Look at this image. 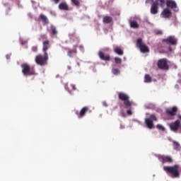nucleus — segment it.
<instances>
[{"label": "nucleus", "mask_w": 181, "mask_h": 181, "mask_svg": "<svg viewBox=\"0 0 181 181\" xmlns=\"http://www.w3.org/2000/svg\"><path fill=\"white\" fill-rule=\"evenodd\" d=\"M112 73H113L115 76H117V74H119V69H113L112 70Z\"/></svg>", "instance_id": "31"}, {"label": "nucleus", "mask_w": 181, "mask_h": 181, "mask_svg": "<svg viewBox=\"0 0 181 181\" xmlns=\"http://www.w3.org/2000/svg\"><path fill=\"white\" fill-rule=\"evenodd\" d=\"M112 22V17L106 16L103 18L104 23H111Z\"/></svg>", "instance_id": "24"}, {"label": "nucleus", "mask_w": 181, "mask_h": 181, "mask_svg": "<svg viewBox=\"0 0 181 181\" xmlns=\"http://www.w3.org/2000/svg\"><path fill=\"white\" fill-rule=\"evenodd\" d=\"M22 73L25 77L35 76L36 71L34 67H30L29 64L23 63L21 64Z\"/></svg>", "instance_id": "3"}, {"label": "nucleus", "mask_w": 181, "mask_h": 181, "mask_svg": "<svg viewBox=\"0 0 181 181\" xmlns=\"http://www.w3.org/2000/svg\"><path fill=\"white\" fill-rule=\"evenodd\" d=\"M163 42L166 43V45L175 46V45H177V40L173 36H169L168 37L163 39Z\"/></svg>", "instance_id": "10"}, {"label": "nucleus", "mask_w": 181, "mask_h": 181, "mask_svg": "<svg viewBox=\"0 0 181 181\" xmlns=\"http://www.w3.org/2000/svg\"><path fill=\"white\" fill-rule=\"evenodd\" d=\"M163 170L168 174L170 173L172 177H180L181 168L179 165H175L173 166H164Z\"/></svg>", "instance_id": "1"}, {"label": "nucleus", "mask_w": 181, "mask_h": 181, "mask_svg": "<svg viewBox=\"0 0 181 181\" xmlns=\"http://www.w3.org/2000/svg\"><path fill=\"white\" fill-rule=\"evenodd\" d=\"M173 144L174 149H175V151H180L181 147H180V144H179V142L176 141H173Z\"/></svg>", "instance_id": "25"}, {"label": "nucleus", "mask_w": 181, "mask_h": 181, "mask_svg": "<svg viewBox=\"0 0 181 181\" xmlns=\"http://www.w3.org/2000/svg\"><path fill=\"white\" fill-rule=\"evenodd\" d=\"M163 33L162 32V30H157L156 31V35H162Z\"/></svg>", "instance_id": "34"}, {"label": "nucleus", "mask_w": 181, "mask_h": 181, "mask_svg": "<svg viewBox=\"0 0 181 181\" xmlns=\"http://www.w3.org/2000/svg\"><path fill=\"white\" fill-rule=\"evenodd\" d=\"M127 114L128 115H132V111L131 110V109L127 110Z\"/></svg>", "instance_id": "33"}, {"label": "nucleus", "mask_w": 181, "mask_h": 181, "mask_svg": "<svg viewBox=\"0 0 181 181\" xmlns=\"http://www.w3.org/2000/svg\"><path fill=\"white\" fill-rule=\"evenodd\" d=\"M65 88L67 90V91H69V93H71V91H73V90H76V85L71 84L69 86L68 83H66L64 85Z\"/></svg>", "instance_id": "20"}, {"label": "nucleus", "mask_w": 181, "mask_h": 181, "mask_svg": "<svg viewBox=\"0 0 181 181\" xmlns=\"http://www.w3.org/2000/svg\"><path fill=\"white\" fill-rule=\"evenodd\" d=\"M153 121H157L155 115H151L150 118L145 119V124L148 129H152V128H153Z\"/></svg>", "instance_id": "8"}, {"label": "nucleus", "mask_w": 181, "mask_h": 181, "mask_svg": "<svg viewBox=\"0 0 181 181\" xmlns=\"http://www.w3.org/2000/svg\"><path fill=\"white\" fill-rule=\"evenodd\" d=\"M136 46L140 49L141 53H149V47L145 43L142 42V38H138L136 40Z\"/></svg>", "instance_id": "7"}, {"label": "nucleus", "mask_w": 181, "mask_h": 181, "mask_svg": "<svg viewBox=\"0 0 181 181\" xmlns=\"http://www.w3.org/2000/svg\"><path fill=\"white\" fill-rule=\"evenodd\" d=\"M67 69H68V70H71V66H68Z\"/></svg>", "instance_id": "39"}, {"label": "nucleus", "mask_w": 181, "mask_h": 181, "mask_svg": "<svg viewBox=\"0 0 181 181\" xmlns=\"http://www.w3.org/2000/svg\"><path fill=\"white\" fill-rule=\"evenodd\" d=\"M159 5L161 8H163L165 6V0H156V1L151 4V13L152 15H156V13H158Z\"/></svg>", "instance_id": "4"}, {"label": "nucleus", "mask_w": 181, "mask_h": 181, "mask_svg": "<svg viewBox=\"0 0 181 181\" xmlns=\"http://www.w3.org/2000/svg\"><path fill=\"white\" fill-rule=\"evenodd\" d=\"M170 128L173 132L179 131V128H180V120L177 119L175 122L171 123L170 124Z\"/></svg>", "instance_id": "13"}, {"label": "nucleus", "mask_w": 181, "mask_h": 181, "mask_svg": "<svg viewBox=\"0 0 181 181\" xmlns=\"http://www.w3.org/2000/svg\"><path fill=\"white\" fill-rule=\"evenodd\" d=\"M115 62L116 64H121V63H122V59H121V58H119V57H115Z\"/></svg>", "instance_id": "29"}, {"label": "nucleus", "mask_w": 181, "mask_h": 181, "mask_svg": "<svg viewBox=\"0 0 181 181\" xmlns=\"http://www.w3.org/2000/svg\"><path fill=\"white\" fill-rule=\"evenodd\" d=\"M71 5L76 6L77 8L80 7V0H71Z\"/></svg>", "instance_id": "27"}, {"label": "nucleus", "mask_w": 181, "mask_h": 181, "mask_svg": "<svg viewBox=\"0 0 181 181\" xmlns=\"http://www.w3.org/2000/svg\"><path fill=\"white\" fill-rule=\"evenodd\" d=\"M178 118L181 120V115H178Z\"/></svg>", "instance_id": "41"}, {"label": "nucleus", "mask_w": 181, "mask_h": 181, "mask_svg": "<svg viewBox=\"0 0 181 181\" xmlns=\"http://www.w3.org/2000/svg\"><path fill=\"white\" fill-rule=\"evenodd\" d=\"M103 105H105V107H107L108 105H107V103L104 102Z\"/></svg>", "instance_id": "40"}, {"label": "nucleus", "mask_w": 181, "mask_h": 181, "mask_svg": "<svg viewBox=\"0 0 181 181\" xmlns=\"http://www.w3.org/2000/svg\"><path fill=\"white\" fill-rule=\"evenodd\" d=\"M32 52H37V46H34L32 47Z\"/></svg>", "instance_id": "32"}, {"label": "nucleus", "mask_w": 181, "mask_h": 181, "mask_svg": "<svg viewBox=\"0 0 181 181\" xmlns=\"http://www.w3.org/2000/svg\"><path fill=\"white\" fill-rule=\"evenodd\" d=\"M40 19L42 21L43 25H49V19L44 14L40 16Z\"/></svg>", "instance_id": "22"}, {"label": "nucleus", "mask_w": 181, "mask_h": 181, "mask_svg": "<svg viewBox=\"0 0 181 181\" xmlns=\"http://www.w3.org/2000/svg\"><path fill=\"white\" fill-rule=\"evenodd\" d=\"M59 8L61 11H69V6L66 2H62L59 5Z\"/></svg>", "instance_id": "19"}, {"label": "nucleus", "mask_w": 181, "mask_h": 181, "mask_svg": "<svg viewBox=\"0 0 181 181\" xmlns=\"http://www.w3.org/2000/svg\"><path fill=\"white\" fill-rule=\"evenodd\" d=\"M88 111V107L86 106V107H83L81 111L78 112H76V114L78 117V118H83V117H84L86 115V113Z\"/></svg>", "instance_id": "17"}, {"label": "nucleus", "mask_w": 181, "mask_h": 181, "mask_svg": "<svg viewBox=\"0 0 181 181\" xmlns=\"http://www.w3.org/2000/svg\"><path fill=\"white\" fill-rule=\"evenodd\" d=\"M50 48V41L49 40H46L42 42V52L46 54L47 53V50Z\"/></svg>", "instance_id": "16"}, {"label": "nucleus", "mask_w": 181, "mask_h": 181, "mask_svg": "<svg viewBox=\"0 0 181 181\" xmlns=\"http://www.w3.org/2000/svg\"><path fill=\"white\" fill-rule=\"evenodd\" d=\"M152 82V78L149 74H146L144 76V83H151Z\"/></svg>", "instance_id": "26"}, {"label": "nucleus", "mask_w": 181, "mask_h": 181, "mask_svg": "<svg viewBox=\"0 0 181 181\" xmlns=\"http://www.w3.org/2000/svg\"><path fill=\"white\" fill-rule=\"evenodd\" d=\"M162 18H165V19H169V18H172V11L169 8H165L161 13Z\"/></svg>", "instance_id": "14"}, {"label": "nucleus", "mask_w": 181, "mask_h": 181, "mask_svg": "<svg viewBox=\"0 0 181 181\" xmlns=\"http://www.w3.org/2000/svg\"><path fill=\"white\" fill-rule=\"evenodd\" d=\"M156 129H159L160 131L165 132V127H163L162 124H157Z\"/></svg>", "instance_id": "30"}, {"label": "nucleus", "mask_w": 181, "mask_h": 181, "mask_svg": "<svg viewBox=\"0 0 181 181\" xmlns=\"http://www.w3.org/2000/svg\"><path fill=\"white\" fill-rule=\"evenodd\" d=\"M114 52L115 53H116V54H118L119 56H122L124 54V51L119 47H115L114 49Z\"/></svg>", "instance_id": "23"}, {"label": "nucleus", "mask_w": 181, "mask_h": 181, "mask_svg": "<svg viewBox=\"0 0 181 181\" xmlns=\"http://www.w3.org/2000/svg\"><path fill=\"white\" fill-rule=\"evenodd\" d=\"M166 5L168 8H170L174 12H179V8H177V4L175 0H167Z\"/></svg>", "instance_id": "9"}, {"label": "nucleus", "mask_w": 181, "mask_h": 181, "mask_svg": "<svg viewBox=\"0 0 181 181\" xmlns=\"http://www.w3.org/2000/svg\"><path fill=\"white\" fill-rule=\"evenodd\" d=\"M165 112L168 115H170L171 117H175L177 113V107L173 106L171 110L166 109Z\"/></svg>", "instance_id": "15"}, {"label": "nucleus", "mask_w": 181, "mask_h": 181, "mask_svg": "<svg viewBox=\"0 0 181 181\" xmlns=\"http://www.w3.org/2000/svg\"><path fill=\"white\" fill-rule=\"evenodd\" d=\"M157 66L160 70L168 71V70H169V64H168V59L166 58L159 59L157 62Z\"/></svg>", "instance_id": "6"}, {"label": "nucleus", "mask_w": 181, "mask_h": 181, "mask_svg": "<svg viewBox=\"0 0 181 181\" xmlns=\"http://www.w3.org/2000/svg\"><path fill=\"white\" fill-rule=\"evenodd\" d=\"M6 58L7 59V60H9V59H11V55L7 54V55L6 56Z\"/></svg>", "instance_id": "36"}, {"label": "nucleus", "mask_w": 181, "mask_h": 181, "mask_svg": "<svg viewBox=\"0 0 181 181\" xmlns=\"http://www.w3.org/2000/svg\"><path fill=\"white\" fill-rule=\"evenodd\" d=\"M64 50H68L67 54L69 57H74L77 54V45L74 47V49H70L67 47H63Z\"/></svg>", "instance_id": "12"}, {"label": "nucleus", "mask_w": 181, "mask_h": 181, "mask_svg": "<svg viewBox=\"0 0 181 181\" xmlns=\"http://www.w3.org/2000/svg\"><path fill=\"white\" fill-rule=\"evenodd\" d=\"M98 56L101 60H104L105 62H110L111 60V57L110 54H106L103 52V51H100L98 53Z\"/></svg>", "instance_id": "18"}, {"label": "nucleus", "mask_w": 181, "mask_h": 181, "mask_svg": "<svg viewBox=\"0 0 181 181\" xmlns=\"http://www.w3.org/2000/svg\"><path fill=\"white\" fill-rule=\"evenodd\" d=\"M158 160L162 163H173V159L169 156H160Z\"/></svg>", "instance_id": "11"}, {"label": "nucleus", "mask_w": 181, "mask_h": 181, "mask_svg": "<svg viewBox=\"0 0 181 181\" xmlns=\"http://www.w3.org/2000/svg\"><path fill=\"white\" fill-rule=\"evenodd\" d=\"M51 34L52 35H57V30L56 29V27L51 25Z\"/></svg>", "instance_id": "28"}, {"label": "nucleus", "mask_w": 181, "mask_h": 181, "mask_svg": "<svg viewBox=\"0 0 181 181\" xmlns=\"http://www.w3.org/2000/svg\"><path fill=\"white\" fill-rule=\"evenodd\" d=\"M130 27L132 28L133 29H138L139 28V24H138V22L135 21H130Z\"/></svg>", "instance_id": "21"}, {"label": "nucleus", "mask_w": 181, "mask_h": 181, "mask_svg": "<svg viewBox=\"0 0 181 181\" xmlns=\"http://www.w3.org/2000/svg\"><path fill=\"white\" fill-rule=\"evenodd\" d=\"M79 49H81V50H84V47H83V45H80Z\"/></svg>", "instance_id": "38"}, {"label": "nucleus", "mask_w": 181, "mask_h": 181, "mask_svg": "<svg viewBox=\"0 0 181 181\" xmlns=\"http://www.w3.org/2000/svg\"><path fill=\"white\" fill-rule=\"evenodd\" d=\"M54 4H58L59 2H60V0H52Z\"/></svg>", "instance_id": "37"}, {"label": "nucleus", "mask_w": 181, "mask_h": 181, "mask_svg": "<svg viewBox=\"0 0 181 181\" xmlns=\"http://www.w3.org/2000/svg\"><path fill=\"white\" fill-rule=\"evenodd\" d=\"M48 60L49 54L47 53H44V56L42 54H38L35 57V63H37L39 66H46Z\"/></svg>", "instance_id": "5"}, {"label": "nucleus", "mask_w": 181, "mask_h": 181, "mask_svg": "<svg viewBox=\"0 0 181 181\" xmlns=\"http://www.w3.org/2000/svg\"><path fill=\"white\" fill-rule=\"evenodd\" d=\"M40 38L41 39H47V36H46V35H45V34L44 35H40Z\"/></svg>", "instance_id": "35"}, {"label": "nucleus", "mask_w": 181, "mask_h": 181, "mask_svg": "<svg viewBox=\"0 0 181 181\" xmlns=\"http://www.w3.org/2000/svg\"><path fill=\"white\" fill-rule=\"evenodd\" d=\"M169 49L171 51L172 49H170V47L169 48Z\"/></svg>", "instance_id": "42"}, {"label": "nucleus", "mask_w": 181, "mask_h": 181, "mask_svg": "<svg viewBox=\"0 0 181 181\" xmlns=\"http://www.w3.org/2000/svg\"><path fill=\"white\" fill-rule=\"evenodd\" d=\"M118 98L121 101H123V104L125 108L128 110H131V107L132 105V103L129 100V95L124 93V92H119L118 93Z\"/></svg>", "instance_id": "2"}]
</instances>
